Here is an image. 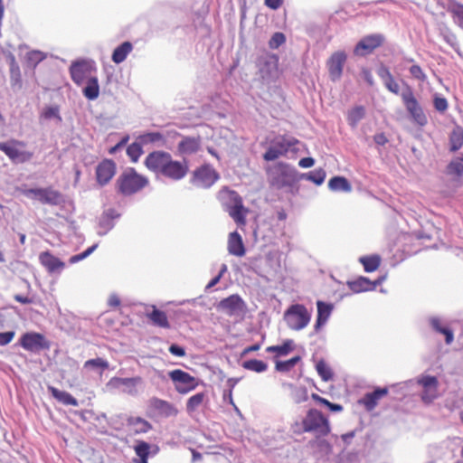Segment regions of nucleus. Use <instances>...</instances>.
<instances>
[{"instance_id": "54", "label": "nucleus", "mask_w": 463, "mask_h": 463, "mask_svg": "<svg viewBox=\"0 0 463 463\" xmlns=\"http://www.w3.org/2000/svg\"><path fill=\"white\" fill-rule=\"evenodd\" d=\"M47 54L39 50H33L26 53V63L29 67L35 68L40 62L45 60Z\"/></svg>"}, {"instance_id": "19", "label": "nucleus", "mask_w": 463, "mask_h": 463, "mask_svg": "<svg viewBox=\"0 0 463 463\" xmlns=\"http://www.w3.org/2000/svg\"><path fill=\"white\" fill-rule=\"evenodd\" d=\"M133 449L137 457V458L133 460L135 463H148V458L156 456L159 452V447L157 445H152L143 439L136 440Z\"/></svg>"}, {"instance_id": "46", "label": "nucleus", "mask_w": 463, "mask_h": 463, "mask_svg": "<svg viewBox=\"0 0 463 463\" xmlns=\"http://www.w3.org/2000/svg\"><path fill=\"white\" fill-rule=\"evenodd\" d=\"M41 118L47 120L54 119L57 124H61L62 121V118L60 114V108L58 105L45 106L41 112Z\"/></svg>"}, {"instance_id": "7", "label": "nucleus", "mask_w": 463, "mask_h": 463, "mask_svg": "<svg viewBox=\"0 0 463 463\" xmlns=\"http://www.w3.org/2000/svg\"><path fill=\"white\" fill-rule=\"evenodd\" d=\"M21 194L30 199L40 202L42 204L51 206H59L65 203V196L60 191L53 189L52 186L47 187H24L21 190Z\"/></svg>"}, {"instance_id": "13", "label": "nucleus", "mask_w": 463, "mask_h": 463, "mask_svg": "<svg viewBox=\"0 0 463 463\" xmlns=\"http://www.w3.org/2000/svg\"><path fill=\"white\" fill-rule=\"evenodd\" d=\"M168 377L173 382L175 391L180 394H186L198 386V379L182 369L169 371Z\"/></svg>"}, {"instance_id": "35", "label": "nucleus", "mask_w": 463, "mask_h": 463, "mask_svg": "<svg viewBox=\"0 0 463 463\" xmlns=\"http://www.w3.org/2000/svg\"><path fill=\"white\" fill-rule=\"evenodd\" d=\"M146 317L151 321L154 326L169 328L170 323L165 311L160 310L156 306H152V310L146 313Z\"/></svg>"}, {"instance_id": "12", "label": "nucleus", "mask_w": 463, "mask_h": 463, "mask_svg": "<svg viewBox=\"0 0 463 463\" xmlns=\"http://www.w3.org/2000/svg\"><path fill=\"white\" fill-rule=\"evenodd\" d=\"M220 178L218 172L210 165L204 164L196 168L191 176L190 183L196 187L208 189Z\"/></svg>"}, {"instance_id": "6", "label": "nucleus", "mask_w": 463, "mask_h": 463, "mask_svg": "<svg viewBox=\"0 0 463 463\" xmlns=\"http://www.w3.org/2000/svg\"><path fill=\"white\" fill-rule=\"evenodd\" d=\"M298 169L286 162H278L269 174L270 184L276 189L294 188L298 183Z\"/></svg>"}, {"instance_id": "38", "label": "nucleus", "mask_w": 463, "mask_h": 463, "mask_svg": "<svg viewBox=\"0 0 463 463\" xmlns=\"http://www.w3.org/2000/svg\"><path fill=\"white\" fill-rule=\"evenodd\" d=\"M298 182L301 180H307L315 184L316 185H321L325 182L326 173L325 169L319 167L307 173L298 172Z\"/></svg>"}, {"instance_id": "30", "label": "nucleus", "mask_w": 463, "mask_h": 463, "mask_svg": "<svg viewBox=\"0 0 463 463\" xmlns=\"http://www.w3.org/2000/svg\"><path fill=\"white\" fill-rule=\"evenodd\" d=\"M445 174L451 176L454 181H458L463 177V153L449 161L446 166Z\"/></svg>"}, {"instance_id": "9", "label": "nucleus", "mask_w": 463, "mask_h": 463, "mask_svg": "<svg viewBox=\"0 0 463 463\" xmlns=\"http://www.w3.org/2000/svg\"><path fill=\"white\" fill-rule=\"evenodd\" d=\"M15 345L21 346L27 352L37 354L43 351L50 350L52 344L43 333L26 331L20 335Z\"/></svg>"}, {"instance_id": "31", "label": "nucleus", "mask_w": 463, "mask_h": 463, "mask_svg": "<svg viewBox=\"0 0 463 463\" xmlns=\"http://www.w3.org/2000/svg\"><path fill=\"white\" fill-rule=\"evenodd\" d=\"M347 286L354 293H362L375 289V284H373V280L364 276H360L355 279L348 280Z\"/></svg>"}, {"instance_id": "14", "label": "nucleus", "mask_w": 463, "mask_h": 463, "mask_svg": "<svg viewBox=\"0 0 463 463\" xmlns=\"http://www.w3.org/2000/svg\"><path fill=\"white\" fill-rule=\"evenodd\" d=\"M24 146L25 143L22 140L11 139L7 142H0V151L3 152L13 163L24 164L30 161L33 153L27 150H19L15 146Z\"/></svg>"}, {"instance_id": "49", "label": "nucleus", "mask_w": 463, "mask_h": 463, "mask_svg": "<svg viewBox=\"0 0 463 463\" xmlns=\"http://www.w3.org/2000/svg\"><path fill=\"white\" fill-rule=\"evenodd\" d=\"M365 116V109L364 106H355L351 110H349L347 115L348 124L354 128L357 124L364 118Z\"/></svg>"}, {"instance_id": "22", "label": "nucleus", "mask_w": 463, "mask_h": 463, "mask_svg": "<svg viewBox=\"0 0 463 463\" xmlns=\"http://www.w3.org/2000/svg\"><path fill=\"white\" fill-rule=\"evenodd\" d=\"M120 215L121 214L114 208L105 210L99 218V230L97 231V234L99 236H105L115 227L114 221L118 219Z\"/></svg>"}, {"instance_id": "59", "label": "nucleus", "mask_w": 463, "mask_h": 463, "mask_svg": "<svg viewBox=\"0 0 463 463\" xmlns=\"http://www.w3.org/2000/svg\"><path fill=\"white\" fill-rule=\"evenodd\" d=\"M15 331L8 330L0 332V346H5L8 345L14 337Z\"/></svg>"}, {"instance_id": "2", "label": "nucleus", "mask_w": 463, "mask_h": 463, "mask_svg": "<svg viewBox=\"0 0 463 463\" xmlns=\"http://www.w3.org/2000/svg\"><path fill=\"white\" fill-rule=\"evenodd\" d=\"M298 144L296 137L279 135L270 141L262 158L266 162H272L283 156L293 157L298 151Z\"/></svg>"}, {"instance_id": "42", "label": "nucleus", "mask_w": 463, "mask_h": 463, "mask_svg": "<svg viewBox=\"0 0 463 463\" xmlns=\"http://www.w3.org/2000/svg\"><path fill=\"white\" fill-rule=\"evenodd\" d=\"M447 11L452 14L458 25L463 28V4L457 0H448Z\"/></svg>"}, {"instance_id": "36", "label": "nucleus", "mask_w": 463, "mask_h": 463, "mask_svg": "<svg viewBox=\"0 0 463 463\" xmlns=\"http://www.w3.org/2000/svg\"><path fill=\"white\" fill-rule=\"evenodd\" d=\"M133 50V44L129 41H125L118 44L112 52L111 60L116 64L123 62Z\"/></svg>"}, {"instance_id": "8", "label": "nucleus", "mask_w": 463, "mask_h": 463, "mask_svg": "<svg viewBox=\"0 0 463 463\" xmlns=\"http://www.w3.org/2000/svg\"><path fill=\"white\" fill-rule=\"evenodd\" d=\"M143 384V379L141 376L133 377H118L114 376L110 378L106 383V390L109 392H119L120 393L137 397L139 395V387Z\"/></svg>"}, {"instance_id": "15", "label": "nucleus", "mask_w": 463, "mask_h": 463, "mask_svg": "<svg viewBox=\"0 0 463 463\" xmlns=\"http://www.w3.org/2000/svg\"><path fill=\"white\" fill-rule=\"evenodd\" d=\"M385 37L382 33H372L362 37L356 43L354 52L358 56H366L383 44Z\"/></svg>"}, {"instance_id": "58", "label": "nucleus", "mask_w": 463, "mask_h": 463, "mask_svg": "<svg viewBox=\"0 0 463 463\" xmlns=\"http://www.w3.org/2000/svg\"><path fill=\"white\" fill-rule=\"evenodd\" d=\"M409 71L411 75L418 80L425 81L427 79L426 74L424 73L420 66L418 64L411 65L409 69Z\"/></svg>"}, {"instance_id": "63", "label": "nucleus", "mask_w": 463, "mask_h": 463, "mask_svg": "<svg viewBox=\"0 0 463 463\" xmlns=\"http://www.w3.org/2000/svg\"><path fill=\"white\" fill-rule=\"evenodd\" d=\"M316 161L311 156L302 157L298 161V165L302 168H310L315 165Z\"/></svg>"}, {"instance_id": "27", "label": "nucleus", "mask_w": 463, "mask_h": 463, "mask_svg": "<svg viewBox=\"0 0 463 463\" xmlns=\"http://www.w3.org/2000/svg\"><path fill=\"white\" fill-rule=\"evenodd\" d=\"M149 405L163 417H173L178 413V410L173 403L157 397H152L149 400Z\"/></svg>"}, {"instance_id": "51", "label": "nucleus", "mask_w": 463, "mask_h": 463, "mask_svg": "<svg viewBox=\"0 0 463 463\" xmlns=\"http://www.w3.org/2000/svg\"><path fill=\"white\" fill-rule=\"evenodd\" d=\"M316 370L322 381L329 382L334 378V373L330 366L324 360H319L316 364Z\"/></svg>"}, {"instance_id": "25", "label": "nucleus", "mask_w": 463, "mask_h": 463, "mask_svg": "<svg viewBox=\"0 0 463 463\" xmlns=\"http://www.w3.org/2000/svg\"><path fill=\"white\" fill-rule=\"evenodd\" d=\"M334 309V305L323 300L317 301V317L314 330L318 332L327 322Z\"/></svg>"}, {"instance_id": "50", "label": "nucleus", "mask_w": 463, "mask_h": 463, "mask_svg": "<svg viewBox=\"0 0 463 463\" xmlns=\"http://www.w3.org/2000/svg\"><path fill=\"white\" fill-rule=\"evenodd\" d=\"M137 138L140 141V143L143 146H146L147 144L157 143L160 141H165L163 134L158 131H147L143 134H140Z\"/></svg>"}, {"instance_id": "34", "label": "nucleus", "mask_w": 463, "mask_h": 463, "mask_svg": "<svg viewBox=\"0 0 463 463\" xmlns=\"http://www.w3.org/2000/svg\"><path fill=\"white\" fill-rule=\"evenodd\" d=\"M128 426L135 434H145L152 430V424L142 417L130 416L127 420Z\"/></svg>"}, {"instance_id": "4", "label": "nucleus", "mask_w": 463, "mask_h": 463, "mask_svg": "<svg viewBox=\"0 0 463 463\" xmlns=\"http://www.w3.org/2000/svg\"><path fill=\"white\" fill-rule=\"evenodd\" d=\"M148 183L146 176L138 174L135 168L128 167L118 175L116 186L119 194L128 196L141 191Z\"/></svg>"}, {"instance_id": "29", "label": "nucleus", "mask_w": 463, "mask_h": 463, "mask_svg": "<svg viewBox=\"0 0 463 463\" xmlns=\"http://www.w3.org/2000/svg\"><path fill=\"white\" fill-rule=\"evenodd\" d=\"M228 251L231 255L242 257L246 253V249L241 235L238 232H232L229 234Z\"/></svg>"}, {"instance_id": "64", "label": "nucleus", "mask_w": 463, "mask_h": 463, "mask_svg": "<svg viewBox=\"0 0 463 463\" xmlns=\"http://www.w3.org/2000/svg\"><path fill=\"white\" fill-rule=\"evenodd\" d=\"M373 141L377 146H384L389 142V139L383 132L377 133L373 136Z\"/></svg>"}, {"instance_id": "55", "label": "nucleus", "mask_w": 463, "mask_h": 463, "mask_svg": "<svg viewBox=\"0 0 463 463\" xmlns=\"http://www.w3.org/2000/svg\"><path fill=\"white\" fill-rule=\"evenodd\" d=\"M10 85L14 90H21L23 86L20 66L10 68Z\"/></svg>"}, {"instance_id": "11", "label": "nucleus", "mask_w": 463, "mask_h": 463, "mask_svg": "<svg viewBox=\"0 0 463 463\" xmlns=\"http://www.w3.org/2000/svg\"><path fill=\"white\" fill-rule=\"evenodd\" d=\"M287 326L296 331L304 329L310 322L311 313L302 304H292L284 312Z\"/></svg>"}, {"instance_id": "16", "label": "nucleus", "mask_w": 463, "mask_h": 463, "mask_svg": "<svg viewBox=\"0 0 463 463\" xmlns=\"http://www.w3.org/2000/svg\"><path fill=\"white\" fill-rule=\"evenodd\" d=\"M246 308L247 305L239 294L230 295L218 303V309L228 316L239 315L243 313Z\"/></svg>"}, {"instance_id": "39", "label": "nucleus", "mask_w": 463, "mask_h": 463, "mask_svg": "<svg viewBox=\"0 0 463 463\" xmlns=\"http://www.w3.org/2000/svg\"><path fill=\"white\" fill-rule=\"evenodd\" d=\"M449 151L457 152L463 146V128L456 125L449 137Z\"/></svg>"}, {"instance_id": "48", "label": "nucleus", "mask_w": 463, "mask_h": 463, "mask_svg": "<svg viewBox=\"0 0 463 463\" xmlns=\"http://www.w3.org/2000/svg\"><path fill=\"white\" fill-rule=\"evenodd\" d=\"M206 398V393L204 392H199L189 397L186 401V411L188 413H192L195 411L200 405L203 404V401Z\"/></svg>"}, {"instance_id": "18", "label": "nucleus", "mask_w": 463, "mask_h": 463, "mask_svg": "<svg viewBox=\"0 0 463 463\" xmlns=\"http://www.w3.org/2000/svg\"><path fill=\"white\" fill-rule=\"evenodd\" d=\"M347 55L344 51H337L327 60L326 66L332 81H337L341 79Z\"/></svg>"}, {"instance_id": "26", "label": "nucleus", "mask_w": 463, "mask_h": 463, "mask_svg": "<svg viewBox=\"0 0 463 463\" xmlns=\"http://www.w3.org/2000/svg\"><path fill=\"white\" fill-rule=\"evenodd\" d=\"M376 73H377L378 77L381 79V80L383 81L384 87L390 92H392L395 95H399V94L401 95L402 92H401L400 86H399L398 82L395 80L392 74L391 73L390 69L386 65L381 64L378 67Z\"/></svg>"}, {"instance_id": "47", "label": "nucleus", "mask_w": 463, "mask_h": 463, "mask_svg": "<svg viewBox=\"0 0 463 463\" xmlns=\"http://www.w3.org/2000/svg\"><path fill=\"white\" fill-rule=\"evenodd\" d=\"M241 366L246 370L259 373H264L268 369V364L266 362L255 358L243 361Z\"/></svg>"}, {"instance_id": "3", "label": "nucleus", "mask_w": 463, "mask_h": 463, "mask_svg": "<svg viewBox=\"0 0 463 463\" xmlns=\"http://www.w3.org/2000/svg\"><path fill=\"white\" fill-rule=\"evenodd\" d=\"M219 199L225 212L238 224L242 225L246 222L247 209L243 205L241 195L228 188H223L219 193Z\"/></svg>"}, {"instance_id": "5", "label": "nucleus", "mask_w": 463, "mask_h": 463, "mask_svg": "<svg viewBox=\"0 0 463 463\" xmlns=\"http://www.w3.org/2000/svg\"><path fill=\"white\" fill-rule=\"evenodd\" d=\"M401 99L410 120L419 128L425 127L428 124V117L415 97L413 89L406 82H403Z\"/></svg>"}, {"instance_id": "10", "label": "nucleus", "mask_w": 463, "mask_h": 463, "mask_svg": "<svg viewBox=\"0 0 463 463\" xmlns=\"http://www.w3.org/2000/svg\"><path fill=\"white\" fill-rule=\"evenodd\" d=\"M304 432H316L318 436H326L331 428L328 419L318 410L309 409L302 420Z\"/></svg>"}, {"instance_id": "20", "label": "nucleus", "mask_w": 463, "mask_h": 463, "mask_svg": "<svg viewBox=\"0 0 463 463\" xmlns=\"http://www.w3.org/2000/svg\"><path fill=\"white\" fill-rule=\"evenodd\" d=\"M389 393V387H373L372 392H366L360 400L359 403L364 407L367 411H373L379 403V401Z\"/></svg>"}, {"instance_id": "23", "label": "nucleus", "mask_w": 463, "mask_h": 463, "mask_svg": "<svg viewBox=\"0 0 463 463\" xmlns=\"http://www.w3.org/2000/svg\"><path fill=\"white\" fill-rule=\"evenodd\" d=\"M430 328L442 335H444L446 345H451L454 341V331L446 322L438 316H432L428 318Z\"/></svg>"}, {"instance_id": "17", "label": "nucleus", "mask_w": 463, "mask_h": 463, "mask_svg": "<svg viewBox=\"0 0 463 463\" xmlns=\"http://www.w3.org/2000/svg\"><path fill=\"white\" fill-rule=\"evenodd\" d=\"M117 172V165L112 159L105 158L96 166V181L99 185L108 184Z\"/></svg>"}, {"instance_id": "41", "label": "nucleus", "mask_w": 463, "mask_h": 463, "mask_svg": "<svg viewBox=\"0 0 463 463\" xmlns=\"http://www.w3.org/2000/svg\"><path fill=\"white\" fill-rule=\"evenodd\" d=\"M381 260L382 259L378 254L364 255L359 258V262L367 273L375 271L379 268Z\"/></svg>"}, {"instance_id": "43", "label": "nucleus", "mask_w": 463, "mask_h": 463, "mask_svg": "<svg viewBox=\"0 0 463 463\" xmlns=\"http://www.w3.org/2000/svg\"><path fill=\"white\" fill-rule=\"evenodd\" d=\"M301 361L300 355H295L288 360H276L275 369L279 373H288Z\"/></svg>"}, {"instance_id": "21", "label": "nucleus", "mask_w": 463, "mask_h": 463, "mask_svg": "<svg viewBox=\"0 0 463 463\" xmlns=\"http://www.w3.org/2000/svg\"><path fill=\"white\" fill-rule=\"evenodd\" d=\"M39 261L50 274H60L65 268V263L50 250L42 251Z\"/></svg>"}, {"instance_id": "24", "label": "nucleus", "mask_w": 463, "mask_h": 463, "mask_svg": "<svg viewBox=\"0 0 463 463\" xmlns=\"http://www.w3.org/2000/svg\"><path fill=\"white\" fill-rule=\"evenodd\" d=\"M69 71L72 81L80 86L90 71V64L86 60H76L71 62Z\"/></svg>"}, {"instance_id": "33", "label": "nucleus", "mask_w": 463, "mask_h": 463, "mask_svg": "<svg viewBox=\"0 0 463 463\" xmlns=\"http://www.w3.org/2000/svg\"><path fill=\"white\" fill-rule=\"evenodd\" d=\"M48 392L52 398L63 405H71L75 407L79 405L78 400L66 391L60 390L54 386L49 385Z\"/></svg>"}, {"instance_id": "56", "label": "nucleus", "mask_w": 463, "mask_h": 463, "mask_svg": "<svg viewBox=\"0 0 463 463\" xmlns=\"http://www.w3.org/2000/svg\"><path fill=\"white\" fill-rule=\"evenodd\" d=\"M432 102L434 109L439 113H444L449 108L447 99L443 97L441 94L435 93L433 95Z\"/></svg>"}, {"instance_id": "60", "label": "nucleus", "mask_w": 463, "mask_h": 463, "mask_svg": "<svg viewBox=\"0 0 463 463\" xmlns=\"http://www.w3.org/2000/svg\"><path fill=\"white\" fill-rule=\"evenodd\" d=\"M129 140V137L128 135L124 136L123 137H121V139L116 144L114 145L113 146H111L109 149V153L110 155H115L117 154L118 151H120L124 146H126V145L128 144Z\"/></svg>"}, {"instance_id": "28", "label": "nucleus", "mask_w": 463, "mask_h": 463, "mask_svg": "<svg viewBox=\"0 0 463 463\" xmlns=\"http://www.w3.org/2000/svg\"><path fill=\"white\" fill-rule=\"evenodd\" d=\"M201 146L200 137H183L177 144V154L179 156H186L196 153Z\"/></svg>"}, {"instance_id": "57", "label": "nucleus", "mask_w": 463, "mask_h": 463, "mask_svg": "<svg viewBox=\"0 0 463 463\" xmlns=\"http://www.w3.org/2000/svg\"><path fill=\"white\" fill-rule=\"evenodd\" d=\"M286 42V36L281 32H276L269 41V47L272 50L279 49Z\"/></svg>"}, {"instance_id": "44", "label": "nucleus", "mask_w": 463, "mask_h": 463, "mask_svg": "<svg viewBox=\"0 0 463 463\" xmlns=\"http://www.w3.org/2000/svg\"><path fill=\"white\" fill-rule=\"evenodd\" d=\"M291 390V399L295 403H302L308 400L307 389L306 387H297L293 383H285Z\"/></svg>"}, {"instance_id": "45", "label": "nucleus", "mask_w": 463, "mask_h": 463, "mask_svg": "<svg viewBox=\"0 0 463 463\" xmlns=\"http://www.w3.org/2000/svg\"><path fill=\"white\" fill-rule=\"evenodd\" d=\"M143 146L137 138L127 146L126 153L133 163H137L144 154Z\"/></svg>"}, {"instance_id": "61", "label": "nucleus", "mask_w": 463, "mask_h": 463, "mask_svg": "<svg viewBox=\"0 0 463 463\" xmlns=\"http://www.w3.org/2000/svg\"><path fill=\"white\" fill-rule=\"evenodd\" d=\"M168 351L171 354L176 357L185 356V348L178 344H172L168 347Z\"/></svg>"}, {"instance_id": "53", "label": "nucleus", "mask_w": 463, "mask_h": 463, "mask_svg": "<svg viewBox=\"0 0 463 463\" xmlns=\"http://www.w3.org/2000/svg\"><path fill=\"white\" fill-rule=\"evenodd\" d=\"M109 367V364L108 360L101 357L89 359L84 363V368L90 370H99L100 373L104 372Z\"/></svg>"}, {"instance_id": "62", "label": "nucleus", "mask_w": 463, "mask_h": 463, "mask_svg": "<svg viewBox=\"0 0 463 463\" xmlns=\"http://www.w3.org/2000/svg\"><path fill=\"white\" fill-rule=\"evenodd\" d=\"M438 397L437 391L432 390H422L421 400L425 403L432 402Z\"/></svg>"}, {"instance_id": "40", "label": "nucleus", "mask_w": 463, "mask_h": 463, "mask_svg": "<svg viewBox=\"0 0 463 463\" xmlns=\"http://www.w3.org/2000/svg\"><path fill=\"white\" fill-rule=\"evenodd\" d=\"M327 185L333 192H350L352 190V185L348 179L342 175H335L331 177Z\"/></svg>"}, {"instance_id": "32", "label": "nucleus", "mask_w": 463, "mask_h": 463, "mask_svg": "<svg viewBox=\"0 0 463 463\" xmlns=\"http://www.w3.org/2000/svg\"><path fill=\"white\" fill-rule=\"evenodd\" d=\"M295 349V343L292 339H285L280 345H269L266 352L274 354V358L288 355Z\"/></svg>"}, {"instance_id": "37", "label": "nucleus", "mask_w": 463, "mask_h": 463, "mask_svg": "<svg viewBox=\"0 0 463 463\" xmlns=\"http://www.w3.org/2000/svg\"><path fill=\"white\" fill-rule=\"evenodd\" d=\"M99 84L96 76H90L86 80V84L82 89L83 96L89 100H95L99 96Z\"/></svg>"}, {"instance_id": "1", "label": "nucleus", "mask_w": 463, "mask_h": 463, "mask_svg": "<svg viewBox=\"0 0 463 463\" xmlns=\"http://www.w3.org/2000/svg\"><path fill=\"white\" fill-rule=\"evenodd\" d=\"M144 165L156 175H162L173 181L182 180L189 171L187 159L175 160L170 153L164 150L150 152L146 156Z\"/></svg>"}, {"instance_id": "52", "label": "nucleus", "mask_w": 463, "mask_h": 463, "mask_svg": "<svg viewBox=\"0 0 463 463\" xmlns=\"http://www.w3.org/2000/svg\"><path fill=\"white\" fill-rule=\"evenodd\" d=\"M417 382L422 387V390L437 391L439 386L438 378L430 374H422L418 378Z\"/></svg>"}]
</instances>
